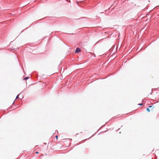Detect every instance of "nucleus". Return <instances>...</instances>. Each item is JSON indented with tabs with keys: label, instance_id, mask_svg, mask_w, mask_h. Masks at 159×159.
<instances>
[{
	"label": "nucleus",
	"instance_id": "obj_1",
	"mask_svg": "<svg viewBox=\"0 0 159 159\" xmlns=\"http://www.w3.org/2000/svg\"><path fill=\"white\" fill-rule=\"evenodd\" d=\"M81 51V50L80 49L78 48H76L75 51V52L76 53L80 52Z\"/></svg>",
	"mask_w": 159,
	"mask_h": 159
},
{
	"label": "nucleus",
	"instance_id": "obj_2",
	"mask_svg": "<svg viewBox=\"0 0 159 159\" xmlns=\"http://www.w3.org/2000/svg\"><path fill=\"white\" fill-rule=\"evenodd\" d=\"M20 94V93L18 95H17L16 97V99H18L19 98V96Z\"/></svg>",
	"mask_w": 159,
	"mask_h": 159
},
{
	"label": "nucleus",
	"instance_id": "obj_3",
	"mask_svg": "<svg viewBox=\"0 0 159 159\" xmlns=\"http://www.w3.org/2000/svg\"><path fill=\"white\" fill-rule=\"evenodd\" d=\"M29 78L28 77H26L24 79V80H26L28 79Z\"/></svg>",
	"mask_w": 159,
	"mask_h": 159
},
{
	"label": "nucleus",
	"instance_id": "obj_4",
	"mask_svg": "<svg viewBox=\"0 0 159 159\" xmlns=\"http://www.w3.org/2000/svg\"><path fill=\"white\" fill-rule=\"evenodd\" d=\"M147 111H148V112H150V110L149 109V108H147Z\"/></svg>",
	"mask_w": 159,
	"mask_h": 159
},
{
	"label": "nucleus",
	"instance_id": "obj_5",
	"mask_svg": "<svg viewBox=\"0 0 159 159\" xmlns=\"http://www.w3.org/2000/svg\"><path fill=\"white\" fill-rule=\"evenodd\" d=\"M139 105H140V106H142V105H143V103L139 104Z\"/></svg>",
	"mask_w": 159,
	"mask_h": 159
},
{
	"label": "nucleus",
	"instance_id": "obj_6",
	"mask_svg": "<svg viewBox=\"0 0 159 159\" xmlns=\"http://www.w3.org/2000/svg\"><path fill=\"white\" fill-rule=\"evenodd\" d=\"M152 107V106H149V108H151Z\"/></svg>",
	"mask_w": 159,
	"mask_h": 159
},
{
	"label": "nucleus",
	"instance_id": "obj_7",
	"mask_svg": "<svg viewBox=\"0 0 159 159\" xmlns=\"http://www.w3.org/2000/svg\"><path fill=\"white\" fill-rule=\"evenodd\" d=\"M56 138L57 139V138H58V136H57V135H56Z\"/></svg>",
	"mask_w": 159,
	"mask_h": 159
},
{
	"label": "nucleus",
	"instance_id": "obj_8",
	"mask_svg": "<svg viewBox=\"0 0 159 159\" xmlns=\"http://www.w3.org/2000/svg\"><path fill=\"white\" fill-rule=\"evenodd\" d=\"M36 153H39V152H36Z\"/></svg>",
	"mask_w": 159,
	"mask_h": 159
}]
</instances>
